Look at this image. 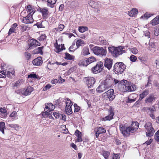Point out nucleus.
<instances>
[{
	"instance_id": "39448f33",
	"label": "nucleus",
	"mask_w": 159,
	"mask_h": 159,
	"mask_svg": "<svg viewBox=\"0 0 159 159\" xmlns=\"http://www.w3.org/2000/svg\"><path fill=\"white\" fill-rule=\"evenodd\" d=\"M146 130L145 132L147 136L151 137L152 136L155 132L154 130L152 127L151 123H146L144 126Z\"/></svg>"
},
{
	"instance_id": "5fc2aeb1",
	"label": "nucleus",
	"mask_w": 159,
	"mask_h": 159,
	"mask_svg": "<svg viewBox=\"0 0 159 159\" xmlns=\"http://www.w3.org/2000/svg\"><path fill=\"white\" fill-rule=\"evenodd\" d=\"M130 51L131 52L134 54H136L138 53V51L135 48H130Z\"/></svg>"
},
{
	"instance_id": "58836bf2",
	"label": "nucleus",
	"mask_w": 159,
	"mask_h": 159,
	"mask_svg": "<svg viewBox=\"0 0 159 159\" xmlns=\"http://www.w3.org/2000/svg\"><path fill=\"white\" fill-rule=\"evenodd\" d=\"M24 57L25 59L27 61H28L30 59V51L25 52Z\"/></svg>"
},
{
	"instance_id": "9d476101",
	"label": "nucleus",
	"mask_w": 159,
	"mask_h": 159,
	"mask_svg": "<svg viewBox=\"0 0 159 159\" xmlns=\"http://www.w3.org/2000/svg\"><path fill=\"white\" fill-rule=\"evenodd\" d=\"M55 108V106L53 105L52 103H47L46 104L45 107L44 108L45 114L49 116L50 114L49 112L53 110Z\"/></svg>"
},
{
	"instance_id": "338daca9",
	"label": "nucleus",
	"mask_w": 159,
	"mask_h": 159,
	"mask_svg": "<svg viewBox=\"0 0 159 159\" xmlns=\"http://www.w3.org/2000/svg\"><path fill=\"white\" fill-rule=\"evenodd\" d=\"M152 15L150 14V13L146 12L144 15V17L145 18H146V19H148V18L150 17Z\"/></svg>"
},
{
	"instance_id": "6e6552de",
	"label": "nucleus",
	"mask_w": 159,
	"mask_h": 159,
	"mask_svg": "<svg viewBox=\"0 0 159 159\" xmlns=\"http://www.w3.org/2000/svg\"><path fill=\"white\" fill-rule=\"evenodd\" d=\"M103 68V63L102 62L100 61L97 63L96 65L92 67L91 70L94 74H97L100 72Z\"/></svg>"
},
{
	"instance_id": "f03ea898",
	"label": "nucleus",
	"mask_w": 159,
	"mask_h": 159,
	"mask_svg": "<svg viewBox=\"0 0 159 159\" xmlns=\"http://www.w3.org/2000/svg\"><path fill=\"white\" fill-rule=\"evenodd\" d=\"M120 83L121 84V90L123 92H131L136 89L135 85L130 84L126 80H121Z\"/></svg>"
},
{
	"instance_id": "774afa93",
	"label": "nucleus",
	"mask_w": 159,
	"mask_h": 159,
	"mask_svg": "<svg viewBox=\"0 0 159 159\" xmlns=\"http://www.w3.org/2000/svg\"><path fill=\"white\" fill-rule=\"evenodd\" d=\"M153 85L155 87L159 89V83L157 81H155L153 83Z\"/></svg>"
},
{
	"instance_id": "bf43d9fd",
	"label": "nucleus",
	"mask_w": 159,
	"mask_h": 159,
	"mask_svg": "<svg viewBox=\"0 0 159 159\" xmlns=\"http://www.w3.org/2000/svg\"><path fill=\"white\" fill-rule=\"evenodd\" d=\"M39 77L38 75H37L35 74H30V78H33L34 79H38Z\"/></svg>"
},
{
	"instance_id": "c9c22d12",
	"label": "nucleus",
	"mask_w": 159,
	"mask_h": 159,
	"mask_svg": "<svg viewBox=\"0 0 159 159\" xmlns=\"http://www.w3.org/2000/svg\"><path fill=\"white\" fill-rule=\"evenodd\" d=\"M65 111L66 114L68 115H70L72 113L71 107H65Z\"/></svg>"
},
{
	"instance_id": "7ed1b4c3",
	"label": "nucleus",
	"mask_w": 159,
	"mask_h": 159,
	"mask_svg": "<svg viewBox=\"0 0 159 159\" xmlns=\"http://www.w3.org/2000/svg\"><path fill=\"white\" fill-rule=\"evenodd\" d=\"M111 85V80L107 79L102 82L96 89L98 93H102L108 89Z\"/></svg>"
},
{
	"instance_id": "603ef678",
	"label": "nucleus",
	"mask_w": 159,
	"mask_h": 159,
	"mask_svg": "<svg viewBox=\"0 0 159 159\" xmlns=\"http://www.w3.org/2000/svg\"><path fill=\"white\" fill-rule=\"evenodd\" d=\"M155 139L157 141H159V130L157 131L154 135Z\"/></svg>"
},
{
	"instance_id": "7c9ffc66",
	"label": "nucleus",
	"mask_w": 159,
	"mask_h": 159,
	"mask_svg": "<svg viewBox=\"0 0 159 159\" xmlns=\"http://www.w3.org/2000/svg\"><path fill=\"white\" fill-rule=\"evenodd\" d=\"M79 66H87L88 65L86 59H83L80 60L78 63Z\"/></svg>"
},
{
	"instance_id": "1a4fd4ad",
	"label": "nucleus",
	"mask_w": 159,
	"mask_h": 159,
	"mask_svg": "<svg viewBox=\"0 0 159 159\" xmlns=\"http://www.w3.org/2000/svg\"><path fill=\"white\" fill-rule=\"evenodd\" d=\"M94 53L96 55L100 56H105L107 54V51L106 49L102 48L97 47L94 50Z\"/></svg>"
},
{
	"instance_id": "4be33fe9",
	"label": "nucleus",
	"mask_w": 159,
	"mask_h": 159,
	"mask_svg": "<svg viewBox=\"0 0 159 159\" xmlns=\"http://www.w3.org/2000/svg\"><path fill=\"white\" fill-rule=\"evenodd\" d=\"M7 111L5 107L0 108V117L2 118L5 117L6 116Z\"/></svg>"
},
{
	"instance_id": "a878e982",
	"label": "nucleus",
	"mask_w": 159,
	"mask_h": 159,
	"mask_svg": "<svg viewBox=\"0 0 159 159\" xmlns=\"http://www.w3.org/2000/svg\"><path fill=\"white\" fill-rule=\"evenodd\" d=\"M44 48V47L42 46L39 47L38 48L34 49V51L33 53L34 54H40L41 55L43 54V52L42 50Z\"/></svg>"
},
{
	"instance_id": "f257e3e1",
	"label": "nucleus",
	"mask_w": 159,
	"mask_h": 159,
	"mask_svg": "<svg viewBox=\"0 0 159 159\" xmlns=\"http://www.w3.org/2000/svg\"><path fill=\"white\" fill-rule=\"evenodd\" d=\"M108 49L111 55L115 58L119 57L126 52L124 46H112L108 47Z\"/></svg>"
},
{
	"instance_id": "bb28decb",
	"label": "nucleus",
	"mask_w": 159,
	"mask_h": 159,
	"mask_svg": "<svg viewBox=\"0 0 159 159\" xmlns=\"http://www.w3.org/2000/svg\"><path fill=\"white\" fill-rule=\"evenodd\" d=\"M149 93V91L148 90H144L143 92L140 94L139 100H141L143 98L145 97Z\"/></svg>"
},
{
	"instance_id": "a18cd8bd",
	"label": "nucleus",
	"mask_w": 159,
	"mask_h": 159,
	"mask_svg": "<svg viewBox=\"0 0 159 159\" xmlns=\"http://www.w3.org/2000/svg\"><path fill=\"white\" fill-rule=\"evenodd\" d=\"M46 37L45 34H42L41 36L38 38V39L40 41H43L45 40Z\"/></svg>"
},
{
	"instance_id": "393cba45",
	"label": "nucleus",
	"mask_w": 159,
	"mask_h": 159,
	"mask_svg": "<svg viewBox=\"0 0 159 159\" xmlns=\"http://www.w3.org/2000/svg\"><path fill=\"white\" fill-rule=\"evenodd\" d=\"M55 52L57 53H59L62 51L64 49H65V48L64 47V44H61V48H60V46L58 45H55Z\"/></svg>"
},
{
	"instance_id": "052dcab7",
	"label": "nucleus",
	"mask_w": 159,
	"mask_h": 159,
	"mask_svg": "<svg viewBox=\"0 0 159 159\" xmlns=\"http://www.w3.org/2000/svg\"><path fill=\"white\" fill-rule=\"evenodd\" d=\"M120 155L118 154H114L112 159H119Z\"/></svg>"
},
{
	"instance_id": "20e7f679",
	"label": "nucleus",
	"mask_w": 159,
	"mask_h": 159,
	"mask_svg": "<svg viewBox=\"0 0 159 159\" xmlns=\"http://www.w3.org/2000/svg\"><path fill=\"white\" fill-rule=\"evenodd\" d=\"M114 68V71L116 73L121 74L125 69L126 66L123 62H117L115 64Z\"/></svg>"
},
{
	"instance_id": "79ce46f5",
	"label": "nucleus",
	"mask_w": 159,
	"mask_h": 159,
	"mask_svg": "<svg viewBox=\"0 0 159 159\" xmlns=\"http://www.w3.org/2000/svg\"><path fill=\"white\" fill-rule=\"evenodd\" d=\"M102 155L105 159H108V157L110 155V153L109 152L105 151L103 152Z\"/></svg>"
},
{
	"instance_id": "ddd939ff",
	"label": "nucleus",
	"mask_w": 159,
	"mask_h": 159,
	"mask_svg": "<svg viewBox=\"0 0 159 159\" xmlns=\"http://www.w3.org/2000/svg\"><path fill=\"white\" fill-rule=\"evenodd\" d=\"M40 12L41 13L43 18L44 19H47L48 16L49 11L47 7L40 8L39 10Z\"/></svg>"
},
{
	"instance_id": "a211bd4d",
	"label": "nucleus",
	"mask_w": 159,
	"mask_h": 159,
	"mask_svg": "<svg viewBox=\"0 0 159 159\" xmlns=\"http://www.w3.org/2000/svg\"><path fill=\"white\" fill-rule=\"evenodd\" d=\"M156 98L153 94H151L147 97L145 100L146 103H152L155 101Z\"/></svg>"
},
{
	"instance_id": "2f4dec72",
	"label": "nucleus",
	"mask_w": 159,
	"mask_h": 159,
	"mask_svg": "<svg viewBox=\"0 0 159 159\" xmlns=\"http://www.w3.org/2000/svg\"><path fill=\"white\" fill-rule=\"evenodd\" d=\"M75 133L76 134L78 138L77 139V141L78 142H80L82 141L81 136V132H80L78 129H77Z\"/></svg>"
},
{
	"instance_id": "e433bc0d",
	"label": "nucleus",
	"mask_w": 159,
	"mask_h": 159,
	"mask_svg": "<svg viewBox=\"0 0 159 159\" xmlns=\"http://www.w3.org/2000/svg\"><path fill=\"white\" fill-rule=\"evenodd\" d=\"M78 3L76 1H73L71 2L70 5V8L74 9L78 6Z\"/></svg>"
},
{
	"instance_id": "09e8293b",
	"label": "nucleus",
	"mask_w": 159,
	"mask_h": 159,
	"mask_svg": "<svg viewBox=\"0 0 159 159\" xmlns=\"http://www.w3.org/2000/svg\"><path fill=\"white\" fill-rule=\"evenodd\" d=\"M52 87V86L49 84H48L43 88V90L46 91L50 89Z\"/></svg>"
},
{
	"instance_id": "de8ad7c7",
	"label": "nucleus",
	"mask_w": 159,
	"mask_h": 159,
	"mask_svg": "<svg viewBox=\"0 0 159 159\" xmlns=\"http://www.w3.org/2000/svg\"><path fill=\"white\" fill-rule=\"evenodd\" d=\"M17 112L16 111H13L10 115V117H12L13 119H16Z\"/></svg>"
},
{
	"instance_id": "f704fd0d",
	"label": "nucleus",
	"mask_w": 159,
	"mask_h": 159,
	"mask_svg": "<svg viewBox=\"0 0 159 159\" xmlns=\"http://www.w3.org/2000/svg\"><path fill=\"white\" fill-rule=\"evenodd\" d=\"M88 65L96 61L95 58L93 57H91L86 59Z\"/></svg>"
},
{
	"instance_id": "2eb2a0df",
	"label": "nucleus",
	"mask_w": 159,
	"mask_h": 159,
	"mask_svg": "<svg viewBox=\"0 0 159 159\" xmlns=\"http://www.w3.org/2000/svg\"><path fill=\"white\" fill-rule=\"evenodd\" d=\"M15 92L16 93L22 95V96H27L29 94L30 90L27 88L25 91L21 89H17L15 90Z\"/></svg>"
},
{
	"instance_id": "4d7b16f0",
	"label": "nucleus",
	"mask_w": 159,
	"mask_h": 159,
	"mask_svg": "<svg viewBox=\"0 0 159 159\" xmlns=\"http://www.w3.org/2000/svg\"><path fill=\"white\" fill-rule=\"evenodd\" d=\"M15 29L14 28H11L10 29H9L8 33V34L9 35H10L12 33H14L15 32Z\"/></svg>"
},
{
	"instance_id": "b1692460",
	"label": "nucleus",
	"mask_w": 159,
	"mask_h": 159,
	"mask_svg": "<svg viewBox=\"0 0 159 159\" xmlns=\"http://www.w3.org/2000/svg\"><path fill=\"white\" fill-rule=\"evenodd\" d=\"M47 6L51 8H53L57 0H47Z\"/></svg>"
},
{
	"instance_id": "72a5a7b5",
	"label": "nucleus",
	"mask_w": 159,
	"mask_h": 159,
	"mask_svg": "<svg viewBox=\"0 0 159 159\" xmlns=\"http://www.w3.org/2000/svg\"><path fill=\"white\" fill-rule=\"evenodd\" d=\"M28 25H21V28L23 31L27 32L30 30V28L28 27Z\"/></svg>"
},
{
	"instance_id": "864d4df0",
	"label": "nucleus",
	"mask_w": 159,
	"mask_h": 159,
	"mask_svg": "<svg viewBox=\"0 0 159 159\" xmlns=\"http://www.w3.org/2000/svg\"><path fill=\"white\" fill-rule=\"evenodd\" d=\"M64 27L63 25L61 24L59 25L57 27L58 31L60 32L62 31Z\"/></svg>"
},
{
	"instance_id": "a19ab883",
	"label": "nucleus",
	"mask_w": 159,
	"mask_h": 159,
	"mask_svg": "<svg viewBox=\"0 0 159 159\" xmlns=\"http://www.w3.org/2000/svg\"><path fill=\"white\" fill-rule=\"evenodd\" d=\"M67 100L66 102V105L65 107H71L73 104L71 101L68 98H67Z\"/></svg>"
},
{
	"instance_id": "0eeeda50",
	"label": "nucleus",
	"mask_w": 159,
	"mask_h": 159,
	"mask_svg": "<svg viewBox=\"0 0 159 159\" xmlns=\"http://www.w3.org/2000/svg\"><path fill=\"white\" fill-rule=\"evenodd\" d=\"M120 130L121 132L125 136H127L129 135L131 132V128L129 127H127L125 125H121L120 127Z\"/></svg>"
},
{
	"instance_id": "9b49d317",
	"label": "nucleus",
	"mask_w": 159,
	"mask_h": 159,
	"mask_svg": "<svg viewBox=\"0 0 159 159\" xmlns=\"http://www.w3.org/2000/svg\"><path fill=\"white\" fill-rule=\"evenodd\" d=\"M86 83L89 88H91L96 82L95 79L93 77H89L85 78Z\"/></svg>"
},
{
	"instance_id": "cd10ccee",
	"label": "nucleus",
	"mask_w": 159,
	"mask_h": 159,
	"mask_svg": "<svg viewBox=\"0 0 159 159\" xmlns=\"http://www.w3.org/2000/svg\"><path fill=\"white\" fill-rule=\"evenodd\" d=\"M85 44V43L84 41L80 39H78L76 43L77 48H78L80 46H83Z\"/></svg>"
},
{
	"instance_id": "6ab92c4d",
	"label": "nucleus",
	"mask_w": 159,
	"mask_h": 159,
	"mask_svg": "<svg viewBox=\"0 0 159 159\" xmlns=\"http://www.w3.org/2000/svg\"><path fill=\"white\" fill-rule=\"evenodd\" d=\"M109 114L103 119L104 121L110 120L113 118L114 113L112 109H110L108 111Z\"/></svg>"
},
{
	"instance_id": "c85d7f7f",
	"label": "nucleus",
	"mask_w": 159,
	"mask_h": 159,
	"mask_svg": "<svg viewBox=\"0 0 159 159\" xmlns=\"http://www.w3.org/2000/svg\"><path fill=\"white\" fill-rule=\"evenodd\" d=\"M138 13V11L136 9H132L131 10L129 11L128 12L129 15L131 17L134 16Z\"/></svg>"
},
{
	"instance_id": "ea45409f",
	"label": "nucleus",
	"mask_w": 159,
	"mask_h": 159,
	"mask_svg": "<svg viewBox=\"0 0 159 159\" xmlns=\"http://www.w3.org/2000/svg\"><path fill=\"white\" fill-rule=\"evenodd\" d=\"M100 134L104 133L106 132L105 129L102 127H100L98 128L97 131Z\"/></svg>"
},
{
	"instance_id": "5701e85b",
	"label": "nucleus",
	"mask_w": 159,
	"mask_h": 159,
	"mask_svg": "<svg viewBox=\"0 0 159 159\" xmlns=\"http://www.w3.org/2000/svg\"><path fill=\"white\" fill-rule=\"evenodd\" d=\"M90 54V53L89 52V48L87 47H84L82 50L81 55L84 56H85Z\"/></svg>"
},
{
	"instance_id": "c756f323",
	"label": "nucleus",
	"mask_w": 159,
	"mask_h": 159,
	"mask_svg": "<svg viewBox=\"0 0 159 159\" xmlns=\"http://www.w3.org/2000/svg\"><path fill=\"white\" fill-rule=\"evenodd\" d=\"M6 129L5 123L4 122L2 121L0 122V131L4 134V129Z\"/></svg>"
},
{
	"instance_id": "c03bdc74",
	"label": "nucleus",
	"mask_w": 159,
	"mask_h": 159,
	"mask_svg": "<svg viewBox=\"0 0 159 159\" xmlns=\"http://www.w3.org/2000/svg\"><path fill=\"white\" fill-rule=\"evenodd\" d=\"M87 28L84 27H80L79 28V31L81 33H84L87 30Z\"/></svg>"
},
{
	"instance_id": "4c0bfd02",
	"label": "nucleus",
	"mask_w": 159,
	"mask_h": 159,
	"mask_svg": "<svg viewBox=\"0 0 159 159\" xmlns=\"http://www.w3.org/2000/svg\"><path fill=\"white\" fill-rule=\"evenodd\" d=\"M65 58L66 59H67L68 60H72L74 59V56H72V55H71L69 54L68 53H65Z\"/></svg>"
},
{
	"instance_id": "6e6d98bb",
	"label": "nucleus",
	"mask_w": 159,
	"mask_h": 159,
	"mask_svg": "<svg viewBox=\"0 0 159 159\" xmlns=\"http://www.w3.org/2000/svg\"><path fill=\"white\" fill-rule=\"evenodd\" d=\"M61 114L57 112H54L53 113V115L54 116L56 119L59 118L61 116Z\"/></svg>"
},
{
	"instance_id": "4468645a",
	"label": "nucleus",
	"mask_w": 159,
	"mask_h": 159,
	"mask_svg": "<svg viewBox=\"0 0 159 159\" xmlns=\"http://www.w3.org/2000/svg\"><path fill=\"white\" fill-rule=\"evenodd\" d=\"M30 5H28L27 6V11L28 12V15L27 16L24 17L22 21L25 24L30 23Z\"/></svg>"
},
{
	"instance_id": "69168bd1",
	"label": "nucleus",
	"mask_w": 159,
	"mask_h": 159,
	"mask_svg": "<svg viewBox=\"0 0 159 159\" xmlns=\"http://www.w3.org/2000/svg\"><path fill=\"white\" fill-rule=\"evenodd\" d=\"M22 79L19 80L17 81L16 82L14 86L16 87L19 86V85L20 84L21 82H22Z\"/></svg>"
},
{
	"instance_id": "680f3d73",
	"label": "nucleus",
	"mask_w": 159,
	"mask_h": 159,
	"mask_svg": "<svg viewBox=\"0 0 159 159\" xmlns=\"http://www.w3.org/2000/svg\"><path fill=\"white\" fill-rule=\"evenodd\" d=\"M148 109L151 113H153L156 111V109L153 106L148 108Z\"/></svg>"
},
{
	"instance_id": "f8f14e48",
	"label": "nucleus",
	"mask_w": 159,
	"mask_h": 159,
	"mask_svg": "<svg viewBox=\"0 0 159 159\" xmlns=\"http://www.w3.org/2000/svg\"><path fill=\"white\" fill-rule=\"evenodd\" d=\"M11 74L12 75H15V71H12L11 72L8 71H6L4 70L0 72V78H5L7 76V77H9L11 76Z\"/></svg>"
},
{
	"instance_id": "49530a36",
	"label": "nucleus",
	"mask_w": 159,
	"mask_h": 159,
	"mask_svg": "<svg viewBox=\"0 0 159 159\" xmlns=\"http://www.w3.org/2000/svg\"><path fill=\"white\" fill-rule=\"evenodd\" d=\"M74 47H75V43H72V45L69 48V51L70 52H74L75 50L77 48H75Z\"/></svg>"
},
{
	"instance_id": "37998d69",
	"label": "nucleus",
	"mask_w": 159,
	"mask_h": 159,
	"mask_svg": "<svg viewBox=\"0 0 159 159\" xmlns=\"http://www.w3.org/2000/svg\"><path fill=\"white\" fill-rule=\"evenodd\" d=\"M155 44L153 42L149 43L148 49L150 51H152L155 48Z\"/></svg>"
},
{
	"instance_id": "f3484780",
	"label": "nucleus",
	"mask_w": 159,
	"mask_h": 159,
	"mask_svg": "<svg viewBox=\"0 0 159 159\" xmlns=\"http://www.w3.org/2000/svg\"><path fill=\"white\" fill-rule=\"evenodd\" d=\"M112 62L113 60L112 59L106 58L104 63V66L108 70H110L111 68Z\"/></svg>"
},
{
	"instance_id": "13d9d810",
	"label": "nucleus",
	"mask_w": 159,
	"mask_h": 159,
	"mask_svg": "<svg viewBox=\"0 0 159 159\" xmlns=\"http://www.w3.org/2000/svg\"><path fill=\"white\" fill-rule=\"evenodd\" d=\"M35 25H37V27L38 28H44V27L43 26V25H42V23H36L35 24H34V25H33V26H34Z\"/></svg>"
},
{
	"instance_id": "3c124183",
	"label": "nucleus",
	"mask_w": 159,
	"mask_h": 159,
	"mask_svg": "<svg viewBox=\"0 0 159 159\" xmlns=\"http://www.w3.org/2000/svg\"><path fill=\"white\" fill-rule=\"evenodd\" d=\"M137 59V57L134 55H132L130 57V61L132 62H134L136 61Z\"/></svg>"
},
{
	"instance_id": "0e129e2a",
	"label": "nucleus",
	"mask_w": 159,
	"mask_h": 159,
	"mask_svg": "<svg viewBox=\"0 0 159 159\" xmlns=\"http://www.w3.org/2000/svg\"><path fill=\"white\" fill-rule=\"evenodd\" d=\"M144 35L146 37H147L148 38L150 37V33L148 31H146L144 32Z\"/></svg>"
},
{
	"instance_id": "e2e57ef3",
	"label": "nucleus",
	"mask_w": 159,
	"mask_h": 159,
	"mask_svg": "<svg viewBox=\"0 0 159 159\" xmlns=\"http://www.w3.org/2000/svg\"><path fill=\"white\" fill-rule=\"evenodd\" d=\"M94 3L95 4V2L93 1H90L89 2V5L91 6L93 8L96 7L93 5Z\"/></svg>"
},
{
	"instance_id": "473e14b6",
	"label": "nucleus",
	"mask_w": 159,
	"mask_h": 159,
	"mask_svg": "<svg viewBox=\"0 0 159 159\" xmlns=\"http://www.w3.org/2000/svg\"><path fill=\"white\" fill-rule=\"evenodd\" d=\"M151 24L152 25H155L159 24V20H158V18H157V17H156L151 20Z\"/></svg>"
},
{
	"instance_id": "412c9836",
	"label": "nucleus",
	"mask_w": 159,
	"mask_h": 159,
	"mask_svg": "<svg viewBox=\"0 0 159 159\" xmlns=\"http://www.w3.org/2000/svg\"><path fill=\"white\" fill-rule=\"evenodd\" d=\"M139 126V123L137 122H133L131 126H129L131 128V133H133L138 129Z\"/></svg>"
},
{
	"instance_id": "423d86ee",
	"label": "nucleus",
	"mask_w": 159,
	"mask_h": 159,
	"mask_svg": "<svg viewBox=\"0 0 159 159\" xmlns=\"http://www.w3.org/2000/svg\"><path fill=\"white\" fill-rule=\"evenodd\" d=\"M114 90L113 89H111L104 93L102 96L104 99H109L110 100L112 101L115 97V95H114Z\"/></svg>"
},
{
	"instance_id": "8fccbe9b",
	"label": "nucleus",
	"mask_w": 159,
	"mask_h": 159,
	"mask_svg": "<svg viewBox=\"0 0 159 159\" xmlns=\"http://www.w3.org/2000/svg\"><path fill=\"white\" fill-rule=\"evenodd\" d=\"M74 106L75 108L74 112H78L80 110V107L79 106H78L76 103H75L74 105Z\"/></svg>"
},
{
	"instance_id": "dca6fc26",
	"label": "nucleus",
	"mask_w": 159,
	"mask_h": 159,
	"mask_svg": "<svg viewBox=\"0 0 159 159\" xmlns=\"http://www.w3.org/2000/svg\"><path fill=\"white\" fill-rule=\"evenodd\" d=\"M43 62V61L42 60V57H37L32 61L33 65L36 66H41Z\"/></svg>"
},
{
	"instance_id": "aec40b11",
	"label": "nucleus",
	"mask_w": 159,
	"mask_h": 159,
	"mask_svg": "<svg viewBox=\"0 0 159 159\" xmlns=\"http://www.w3.org/2000/svg\"><path fill=\"white\" fill-rule=\"evenodd\" d=\"M40 45V43L37 40L34 39L30 38V48H35Z\"/></svg>"
}]
</instances>
